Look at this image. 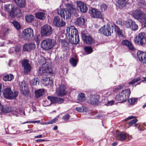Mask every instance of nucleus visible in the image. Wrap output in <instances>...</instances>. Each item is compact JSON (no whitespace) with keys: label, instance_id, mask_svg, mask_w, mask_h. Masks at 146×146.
Listing matches in <instances>:
<instances>
[{"label":"nucleus","instance_id":"obj_27","mask_svg":"<svg viewBox=\"0 0 146 146\" xmlns=\"http://www.w3.org/2000/svg\"><path fill=\"white\" fill-rule=\"evenodd\" d=\"M115 30L119 37L125 38L126 37V36L125 35L124 32L120 29L118 27L115 26Z\"/></svg>","mask_w":146,"mask_h":146},{"label":"nucleus","instance_id":"obj_54","mask_svg":"<svg viewBox=\"0 0 146 146\" xmlns=\"http://www.w3.org/2000/svg\"><path fill=\"white\" fill-rule=\"evenodd\" d=\"M34 81L33 82V84L35 85H36L37 84H39V79L38 78H34Z\"/></svg>","mask_w":146,"mask_h":146},{"label":"nucleus","instance_id":"obj_7","mask_svg":"<svg viewBox=\"0 0 146 146\" xmlns=\"http://www.w3.org/2000/svg\"><path fill=\"white\" fill-rule=\"evenodd\" d=\"M23 38L27 41L31 40L34 36L33 29L28 28L24 29L23 32Z\"/></svg>","mask_w":146,"mask_h":146},{"label":"nucleus","instance_id":"obj_51","mask_svg":"<svg viewBox=\"0 0 146 146\" xmlns=\"http://www.w3.org/2000/svg\"><path fill=\"white\" fill-rule=\"evenodd\" d=\"M29 46L30 50H35L36 47V45L35 44L33 43H31L29 44Z\"/></svg>","mask_w":146,"mask_h":146},{"label":"nucleus","instance_id":"obj_4","mask_svg":"<svg viewBox=\"0 0 146 146\" xmlns=\"http://www.w3.org/2000/svg\"><path fill=\"white\" fill-rule=\"evenodd\" d=\"M130 92L129 89L124 90L117 95L115 99L116 100L120 101L121 102H125L129 98Z\"/></svg>","mask_w":146,"mask_h":146},{"label":"nucleus","instance_id":"obj_53","mask_svg":"<svg viewBox=\"0 0 146 146\" xmlns=\"http://www.w3.org/2000/svg\"><path fill=\"white\" fill-rule=\"evenodd\" d=\"M107 8V6L106 4H103L101 6V9L102 11H105Z\"/></svg>","mask_w":146,"mask_h":146},{"label":"nucleus","instance_id":"obj_48","mask_svg":"<svg viewBox=\"0 0 146 146\" xmlns=\"http://www.w3.org/2000/svg\"><path fill=\"white\" fill-rule=\"evenodd\" d=\"M140 80L139 77H138L132 80L129 83V84H133Z\"/></svg>","mask_w":146,"mask_h":146},{"label":"nucleus","instance_id":"obj_18","mask_svg":"<svg viewBox=\"0 0 146 146\" xmlns=\"http://www.w3.org/2000/svg\"><path fill=\"white\" fill-rule=\"evenodd\" d=\"M47 98L49 100L52 104H61L64 102V99L58 97H53L48 96Z\"/></svg>","mask_w":146,"mask_h":146},{"label":"nucleus","instance_id":"obj_45","mask_svg":"<svg viewBox=\"0 0 146 146\" xmlns=\"http://www.w3.org/2000/svg\"><path fill=\"white\" fill-rule=\"evenodd\" d=\"M84 49L88 54L91 53L92 52V49L90 47H86Z\"/></svg>","mask_w":146,"mask_h":146},{"label":"nucleus","instance_id":"obj_56","mask_svg":"<svg viewBox=\"0 0 146 146\" xmlns=\"http://www.w3.org/2000/svg\"><path fill=\"white\" fill-rule=\"evenodd\" d=\"M124 86V85L119 86L115 89V91H116L119 90L121 89Z\"/></svg>","mask_w":146,"mask_h":146},{"label":"nucleus","instance_id":"obj_11","mask_svg":"<svg viewBox=\"0 0 146 146\" xmlns=\"http://www.w3.org/2000/svg\"><path fill=\"white\" fill-rule=\"evenodd\" d=\"M66 89V87L64 85L62 84L59 85V87L56 90V93L57 95L62 96L66 95L67 92Z\"/></svg>","mask_w":146,"mask_h":146},{"label":"nucleus","instance_id":"obj_61","mask_svg":"<svg viewBox=\"0 0 146 146\" xmlns=\"http://www.w3.org/2000/svg\"><path fill=\"white\" fill-rule=\"evenodd\" d=\"M134 117V116H133L131 115V116H129L127 118H126L125 119V121H127V120H129V119H131L133 118Z\"/></svg>","mask_w":146,"mask_h":146},{"label":"nucleus","instance_id":"obj_9","mask_svg":"<svg viewBox=\"0 0 146 146\" xmlns=\"http://www.w3.org/2000/svg\"><path fill=\"white\" fill-rule=\"evenodd\" d=\"M134 42L137 44L141 45L146 43V33H139L135 38Z\"/></svg>","mask_w":146,"mask_h":146},{"label":"nucleus","instance_id":"obj_10","mask_svg":"<svg viewBox=\"0 0 146 146\" xmlns=\"http://www.w3.org/2000/svg\"><path fill=\"white\" fill-rule=\"evenodd\" d=\"M57 13L60 15L62 18L64 19H67L71 17V13L67 9H62L60 10H58L57 11Z\"/></svg>","mask_w":146,"mask_h":146},{"label":"nucleus","instance_id":"obj_57","mask_svg":"<svg viewBox=\"0 0 146 146\" xmlns=\"http://www.w3.org/2000/svg\"><path fill=\"white\" fill-rule=\"evenodd\" d=\"M145 2L143 0H142V2H141L139 4V5L141 6V7H144V5L145 4Z\"/></svg>","mask_w":146,"mask_h":146},{"label":"nucleus","instance_id":"obj_38","mask_svg":"<svg viewBox=\"0 0 146 146\" xmlns=\"http://www.w3.org/2000/svg\"><path fill=\"white\" fill-rule=\"evenodd\" d=\"M132 30L135 31L138 28V26L135 24V22L133 21L131 24L129 28Z\"/></svg>","mask_w":146,"mask_h":146},{"label":"nucleus","instance_id":"obj_64","mask_svg":"<svg viewBox=\"0 0 146 146\" xmlns=\"http://www.w3.org/2000/svg\"><path fill=\"white\" fill-rule=\"evenodd\" d=\"M143 23L145 26L146 27V17L144 19Z\"/></svg>","mask_w":146,"mask_h":146},{"label":"nucleus","instance_id":"obj_60","mask_svg":"<svg viewBox=\"0 0 146 146\" xmlns=\"http://www.w3.org/2000/svg\"><path fill=\"white\" fill-rule=\"evenodd\" d=\"M76 110L79 112H81L83 110V109L80 107H78L76 108Z\"/></svg>","mask_w":146,"mask_h":146},{"label":"nucleus","instance_id":"obj_49","mask_svg":"<svg viewBox=\"0 0 146 146\" xmlns=\"http://www.w3.org/2000/svg\"><path fill=\"white\" fill-rule=\"evenodd\" d=\"M70 115L68 114H66L64 115L62 117V119L66 121H68V119L70 117Z\"/></svg>","mask_w":146,"mask_h":146},{"label":"nucleus","instance_id":"obj_12","mask_svg":"<svg viewBox=\"0 0 146 146\" xmlns=\"http://www.w3.org/2000/svg\"><path fill=\"white\" fill-rule=\"evenodd\" d=\"M90 13L92 17L100 19L102 18V13L97 9L92 8L90 10Z\"/></svg>","mask_w":146,"mask_h":146},{"label":"nucleus","instance_id":"obj_30","mask_svg":"<svg viewBox=\"0 0 146 146\" xmlns=\"http://www.w3.org/2000/svg\"><path fill=\"white\" fill-rule=\"evenodd\" d=\"M127 137L126 133H122L118 134L116 137L118 140L119 141H123L125 139L126 137Z\"/></svg>","mask_w":146,"mask_h":146},{"label":"nucleus","instance_id":"obj_1","mask_svg":"<svg viewBox=\"0 0 146 146\" xmlns=\"http://www.w3.org/2000/svg\"><path fill=\"white\" fill-rule=\"evenodd\" d=\"M68 34L69 42L73 44H77L79 42V38L78 30L74 26H70L67 29Z\"/></svg>","mask_w":146,"mask_h":146},{"label":"nucleus","instance_id":"obj_37","mask_svg":"<svg viewBox=\"0 0 146 146\" xmlns=\"http://www.w3.org/2000/svg\"><path fill=\"white\" fill-rule=\"evenodd\" d=\"M132 30L135 31L138 28V26L135 24V22L133 21L131 24L129 28Z\"/></svg>","mask_w":146,"mask_h":146},{"label":"nucleus","instance_id":"obj_22","mask_svg":"<svg viewBox=\"0 0 146 146\" xmlns=\"http://www.w3.org/2000/svg\"><path fill=\"white\" fill-rule=\"evenodd\" d=\"M42 81L45 86H51L53 85V82L50 78L46 76H43L42 78Z\"/></svg>","mask_w":146,"mask_h":146},{"label":"nucleus","instance_id":"obj_13","mask_svg":"<svg viewBox=\"0 0 146 146\" xmlns=\"http://www.w3.org/2000/svg\"><path fill=\"white\" fill-rule=\"evenodd\" d=\"M53 23L54 25L57 27H63L66 24L62 19L58 16H55L54 17Z\"/></svg>","mask_w":146,"mask_h":146},{"label":"nucleus","instance_id":"obj_19","mask_svg":"<svg viewBox=\"0 0 146 146\" xmlns=\"http://www.w3.org/2000/svg\"><path fill=\"white\" fill-rule=\"evenodd\" d=\"M137 56L141 62L146 63V52L139 51L137 53Z\"/></svg>","mask_w":146,"mask_h":146},{"label":"nucleus","instance_id":"obj_15","mask_svg":"<svg viewBox=\"0 0 146 146\" xmlns=\"http://www.w3.org/2000/svg\"><path fill=\"white\" fill-rule=\"evenodd\" d=\"M22 65L24 68L25 73H27L31 70V66L27 59H24L21 62Z\"/></svg>","mask_w":146,"mask_h":146},{"label":"nucleus","instance_id":"obj_55","mask_svg":"<svg viewBox=\"0 0 146 146\" xmlns=\"http://www.w3.org/2000/svg\"><path fill=\"white\" fill-rule=\"evenodd\" d=\"M15 47H12L9 50V53L12 54L15 51Z\"/></svg>","mask_w":146,"mask_h":146},{"label":"nucleus","instance_id":"obj_34","mask_svg":"<svg viewBox=\"0 0 146 146\" xmlns=\"http://www.w3.org/2000/svg\"><path fill=\"white\" fill-rule=\"evenodd\" d=\"M13 7H14L13 5L10 4L6 5L5 6V11L8 13L10 12L11 10L12 9Z\"/></svg>","mask_w":146,"mask_h":146},{"label":"nucleus","instance_id":"obj_3","mask_svg":"<svg viewBox=\"0 0 146 146\" xmlns=\"http://www.w3.org/2000/svg\"><path fill=\"white\" fill-rule=\"evenodd\" d=\"M56 44V42L53 39L47 38L43 40L41 43V47L45 50L52 49Z\"/></svg>","mask_w":146,"mask_h":146},{"label":"nucleus","instance_id":"obj_36","mask_svg":"<svg viewBox=\"0 0 146 146\" xmlns=\"http://www.w3.org/2000/svg\"><path fill=\"white\" fill-rule=\"evenodd\" d=\"M33 16L31 15H27L25 16V19L27 21L28 23H31L33 20Z\"/></svg>","mask_w":146,"mask_h":146},{"label":"nucleus","instance_id":"obj_2","mask_svg":"<svg viewBox=\"0 0 146 146\" xmlns=\"http://www.w3.org/2000/svg\"><path fill=\"white\" fill-rule=\"evenodd\" d=\"M40 64H42L38 71V74L39 75L48 76L50 74H52V70L51 68L46 63H45V60L42 58L39 61Z\"/></svg>","mask_w":146,"mask_h":146},{"label":"nucleus","instance_id":"obj_35","mask_svg":"<svg viewBox=\"0 0 146 146\" xmlns=\"http://www.w3.org/2000/svg\"><path fill=\"white\" fill-rule=\"evenodd\" d=\"M13 76L12 74L8 75L4 77L3 80L5 81H10L13 78Z\"/></svg>","mask_w":146,"mask_h":146},{"label":"nucleus","instance_id":"obj_47","mask_svg":"<svg viewBox=\"0 0 146 146\" xmlns=\"http://www.w3.org/2000/svg\"><path fill=\"white\" fill-rule=\"evenodd\" d=\"M15 9L14 7L11 9L10 12H8L9 13L10 16L12 18L14 17L15 15Z\"/></svg>","mask_w":146,"mask_h":146},{"label":"nucleus","instance_id":"obj_41","mask_svg":"<svg viewBox=\"0 0 146 146\" xmlns=\"http://www.w3.org/2000/svg\"><path fill=\"white\" fill-rule=\"evenodd\" d=\"M137 98H131L128 99V102L129 104L133 105L137 102Z\"/></svg>","mask_w":146,"mask_h":146},{"label":"nucleus","instance_id":"obj_42","mask_svg":"<svg viewBox=\"0 0 146 146\" xmlns=\"http://www.w3.org/2000/svg\"><path fill=\"white\" fill-rule=\"evenodd\" d=\"M70 62L72 66L75 67L77 64L78 60L76 59L72 58L70 59Z\"/></svg>","mask_w":146,"mask_h":146},{"label":"nucleus","instance_id":"obj_44","mask_svg":"<svg viewBox=\"0 0 146 146\" xmlns=\"http://www.w3.org/2000/svg\"><path fill=\"white\" fill-rule=\"evenodd\" d=\"M23 50L25 51L30 50L29 44H26L23 46Z\"/></svg>","mask_w":146,"mask_h":146},{"label":"nucleus","instance_id":"obj_14","mask_svg":"<svg viewBox=\"0 0 146 146\" xmlns=\"http://www.w3.org/2000/svg\"><path fill=\"white\" fill-rule=\"evenodd\" d=\"M19 85L21 93L25 96L27 95L29 93V89L27 86L24 82H21L19 84Z\"/></svg>","mask_w":146,"mask_h":146},{"label":"nucleus","instance_id":"obj_23","mask_svg":"<svg viewBox=\"0 0 146 146\" xmlns=\"http://www.w3.org/2000/svg\"><path fill=\"white\" fill-rule=\"evenodd\" d=\"M82 39L84 42L88 44H91L94 43V40L91 36H87L85 35H83L82 36Z\"/></svg>","mask_w":146,"mask_h":146},{"label":"nucleus","instance_id":"obj_26","mask_svg":"<svg viewBox=\"0 0 146 146\" xmlns=\"http://www.w3.org/2000/svg\"><path fill=\"white\" fill-rule=\"evenodd\" d=\"M133 21L130 19H128L126 21L121 22L120 21H119V24L121 25L124 26L127 28H129L131 24Z\"/></svg>","mask_w":146,"mask_h":146},{"label":"nucleus","instance_id":"obj_8","mask_svg":"<svg viewBox=\"0 0 146 146\" xmlns=\"http://www.w3.org/2000/svg\"><path fill=\"white\" fill-rule=\"evenodd\" d=\"M3 93L5 97L8 99L15 98L18 95L17 92H13L10 88L5 89Z\"/></svg>","mask_w":146,"mask_h":146},{"label":"nucleus","instance_id":"obj_59","mask_svg":"<svg viewBox=\"0 0 146 146\" xmlns=\"http://www.w3.org/2000/svg\"><path fill=\"white\" fill-rule=\"evenodd\" d=\"M15 51L16 52H18L20 51L21 49L20 47L18 46H17L16 47H15Z\"/></svg>","mask_w":146,"mask_h":146},{"label":"nucleus","instance_id":"obj_25","mask_svg":"<svg viewBox=\"0 0 146 146\" xmlns=\"http://www.w3.org/2000/svg\"><path fill=\"white\" fill-rule=\"evenodd\" d=\"M121 44L128 47L130 50H133L135 49L134 47L132 44L127 40H123L121 42Z\"/></svg>","mask_w":146,"mask_h":146},{"label":"nucleus","instance_id":"obj_50","mask_svg":"<svg viewBox=\"0 0 146 146\" xmlns=\"http://www.w3.org/2000/svg\"><path fill=\"white\" fill-rule=\"evenodd\" d=\"M40 120H36V121H27L26 122H25L23 123V124H25L26 123H39L40 122Z\"/></svg>","mask_w":146,"mask_h":146},{"label":"nucleus","instance_id":"obj_32","mask_svg":"<svg viewBox=\"0 0 146 146\" xmlns=\"http://www.w3.org/2000/svg\"><path fill=\"white\" fill-rule=\"evenodd\" d=\"M85 94L83 93L79 94L78 96L77 100L80 102H84L86 100Z\"/></svg>","mask_w":146,"mask_h":146},{"label":"nucleus","instance_id":"obj_43","mask_svg":"<svg viewBox=\"0 0 146 146\" xmlns=\"http://www.w3.org/2000/svg\"><path fill=\"white\" fill-rule=\"evenodd\" d=\"M57 117H58V116ZM58 119L57 118V117L55 118L54 119L51 120L50 121H48L47 122V123H43L42 124L43 125L44 124H52L53 123H56L57 121H58Z\"/></svg>","mask_w":146,"mask_h":146},{"label":"nucleus","instance_id":"obj_39","mask_svg":"<svg viewBox=\"0 0 146 146\" xmlns=\"http://www.w3.org/2000/svg\"><path fill=\"white\" fill-rule=\"evenodd\" d=\"M8 29L4 28H3V33H2V32L0 33V37L2 39H3L2 37L4 36H5L6 33L8 32Z\"/></svg>","mask_w":146,"mask_h":146},{"label":"nucleus","instance_id":"obj_63","mask_svg":"<svg viewBox=\"0 0 146 146\" xmlns=\"http://www.w3.org/2000/svg\"><path fill=\"white\" fill-rule=\"evenodd\" d=\"M42 137V135H38L35 136L34 137L35 138H39Z\"/></svg>","mask_w":146,"mask_h":146},{"label":"nucleus","instance_id":"obj_52","mask_svg":"<svg viewBox=\"0 0 146 146\" xmlns=\"http://www.w3.org/2000/svg\"><path fill=\"white\" fill-rule=\"evenodd\" d=\"M110 94L107 90L104 91L102 93V96L104 97H107Z\"/></svg>","mask_w":146,"mask_h":146},{"label":"nucleus","instance_id":"obj_28","mask_svg":"<svg viewBox=\"0 0 146 146\" xmlns=\"http://www.w3.org/2000/svg\"><path fill=\"white\" fill-rule=\"evenodd\" d=\"M44 90L43 89H39L35 90V96L36 98H38L42 96L44 93Z\"/></svg>","mask_w":146,"mask_h":146},{"label":"nucleus","instance_id":"obj_17","mask_svg":"<svg viewBox=\"0 0 146 146\" xmlns=\"http://www.w3.org/2000/svg\"><path fill=\"white\" fill-rule=\"evenodd\" d=\"M100 96L97 94H91L88 100V103L92 104H96L98 102Z\"/></svg>","mask_w":146,"mask_h":146},{"label":"nucleus","instance_id":"obj_58","mask_svg":"<svg viewBox=\"0 0 146 146\" xmlns=\"http://www.w3.org/2000/svg\"><path fill=\"white\" fill-rule=\"evenodd\" d=\"M114 103V102L112 100L108 102L107 104L108 105V106H111Z\"/></svg>","mask_w":146,"mask_h":146},{"label":"nucleus","instance_id":"obj_6","mask_svg":"<svg viewBox=\"0 0 146 146\" xmlns=\"http://www.w3.org/2000/svg\"><path fill=\"white\" fill-rule=\"evenodd\" d=\"M113 27L112 25L110 26L109 24H108L106 28L105 26H104L99 29V33L105 36H110L111 35V33H113Z\"/></svg>","mask_w":146,"mask_h":146},{"label":"nucleus","instance_id":"obj_31","mask_svg":"<svg viewBox=\"0 0 146 146\" xmlns=\"http://www.w3.org/2000/svg\"><path fill=\"white\" fill-rule=\"evenodd\" d=\"M85 22V19L84 18L79 17L78 18L76 21L75 22L76 25L79 26L83 25Z\"/></svg>","mask_w":146,"mask_h":146},{"label":"nucleus","instance_id":"obj_5","mask_svg":"<svg viewBox=\"0 0 146 146\" xmlns=\"http://www.w3.org/2000/svg\"><path fill=\"white\" fill-rule=\"evenodd\" d=\"M53 30L50 25H45L42 27L41 29V35L42 37L50 36L52 33Z\"/></svg>","mask_w":146,"mask_h":146},{"label":"nucleus","instance_id":"obj_29","mask_svg":"<svg viewBox=\"0 0 146 146\" xmlns=\"http://www.w3.org/2000/svg\"><path fill=\"white\" fill-rule=\"evenodd\" d=\"M14 1L19 7L21 8H23L25 6V0H14Z\"/></svg>","mask_w":146,"mask_h":146},{"label":"nucleus","instance_id":"obj_46","mask_svg":"<svg viewBox=\"0 0 146 146\" xmlns=\"http://www.w3.org/2000/svg\"><path fill=\"white\" fill-rule=\"evenodd\" d=\"M137 121V119L135 118L129 121L128 123L129 127L132 126V125L135 123Z\"/></svg>","mask_w":146,"mask_h":146},{"label":"nucleus","instance_id":"obj_33","mask_svg":"<svg viewBox=\"0 0 146 146\" xmlns=\"http://www.w3.org/2000/svg\"><path fill=\"white\" fill-rule=\"evenodd\" d=\"M45 14L42 12H38L35 14L36 17L41 20H43L44 19Z\"/></svg>","mask_w":146,"mask_h":146},{"label":"nucleus","instance_id":"obj_16","mask_svg":"<svg viewBox=\"0 0 146 146\" xmlns=\"http://www.w3.org/2000/svg\"><path fill=\"white\" fill-rule=\"evenodd\" d=\"M133 17L138 20H141L145 17V15L142 11L139 10H137L133 13Z\"/></svg>","mask_w":146,"mask_h":146},{"label":"nucleus","instance_id":"obj_40","mask_svg":"<svg viewBox=\"0 0 146 146\" xmlns=\"http://www.w3.org/2000/svg\"><path fill=\"white\" fill-rule=\"evenodd\" d=\"M12 24H13V25H14L15 28L17 30H19L20 29V25L19 23L18 22L15 21H14L12 22Z\"/></svg>","mask_w":146,"mask_h":146},{"label":"nucleus","instance_id":"obj_62","mask_svg":"<svg viewBox=\"0 0 146 146\" xmlns=\"http://www.w3.org/2000/svg\"><path fill=\"white\" fill-rule=\"evenodd\" d=\"M37 142H42L46 141V140L43 139H38L36 140Z\"/></svg>","mask_w":146,"mask_h":146},{"label":"nucleus","instance_id":"obj_24","mask_svg":"<svg viewBox=\"0 0 146 146\" xmlns=\"http://www.w3.org/2000/svg\"><path fill=\"white\" fill-rule=\"evenodd\" d=\"M66 7L67 9L70 11L72 13L75 14L77 13V10L75 6L71 3H67L66 4Z\"/></svg>","mask_w":146,"mask_h":146},{"label":"nucleus","instance_id":"obj_21","mask_svg":"<svg viewBox=\"0 0 146 146\" xmlns=\"http://www.w3.org/2000/svg\"><path fill=\"white\" fill-rule=\"evenodd\" d=\"M129 0H116V5L117 7L121 9L125 7Z\"/></svg>","mask_w":146,"mask_h":146},{"label":"nucleus","instance_id":"obj_20","mask_svg":"<svg viewBox=\"0 0 146 146\" xmlns=\"http://www.w3.org/2000/svg\"><path fill=\"white\" fill-rule=\"evenodd\" d=\"M77 4L81 12L85 13L87 11L88 8L85 4L81 1H79L77 2Z\"/></svg>","mask_w":146,"mask_h":146}]
</instances>
